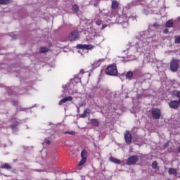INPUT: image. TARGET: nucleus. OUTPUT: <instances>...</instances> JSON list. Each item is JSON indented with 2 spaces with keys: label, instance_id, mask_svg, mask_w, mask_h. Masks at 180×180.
Here are the masks:
<instances>
[{
  "label": "nucleus",
  "instance_id": "obj_2",
  "mask_svg": "<svg viewBox=\"0 0 180 180\" xmlns=\"http://www.w3.org/2000/svg\"><path fill=\"white\" fill-rule=\"evenodd\" d=\"M179 68V60L178 59L173 58L170 62V70L172 72H176Z\"/></svg>",
  "mask_w": 180,
  "mask_h": 180
},
{
  "label": "nucleus",
  "instance_id": "obj_17",
  "mask_svg": "<svg viewBox=\"0 0 180 180\" xmlns=\"http://www.w3.org/2000/svg\"><path fill=\"white\" fill-rule=\"evenodd\" d=\"M1 168H2V169H12V167L8 163H5L4 165H1Z\"/></svg>",
  "mask_w": 180,
  "mask_h": 180
},
{
  "label": "nucleus",
  "instance_id": "obj_25",
  "mask_svg": "<svg viewBox=\"0 0 180 180\" xmlns=\"http://www.w3.org/2000/svg\"><path fill=\"white\" fill-rule=\"evenodd\" d=\"M96 25H97L98 26H101L102 25V20H97L96 21Z\"/></svg>",
  "mask_w": 180,
  "mask_h": 180
},
{
  "label": "nucleus",
  "instance_id": "obj_28",
  "mask_svg": "<svg viewBox=\"0 0 180 180\" xmlns=\"http://www.w3.org/2000/svg\"><path fill=\"white\" fill-rule=\"evenodd\" d=\"M176 96L180 99V91H176Z\"/></svg>",
  "mask_w": 180,
  "mask_h": 180
},
{
  "label": "nucleus",
  "instance_id": "obj_10",
  "mask_svg": "<svg viewBox=\"0 0 180 180\" xmlns=\"http://www.w3.org/2000/svg\"><path fill=\"white\" fill-rule=\"evenodd\" d=\"M72 101V96H66L59 101V105H61L63 103H67V102H71Z\"/></svg>",
  "mask_w": 180,
  "mask_h": 180
},
{
  "label": "nucleus",
  "instance_id": "obj_29",
  "mask_svg": "<svg viewBox=\"0 0 180 180\" xmlns=\"http://www.w3.org/2000/svg\"><path fill=\"white\" fill-rule=\"evenodd\" d=\"M51 143V141H50L49 140L46 141V143L48 146L50 145Z\"/></svg>",
  "mask_w": 180,
  "mask_h": 180
},
{
  "label": "nucleus",
  "instance_id": "obj_8",
  "mask_svg": "<svg viewBox=\"0 0 180 180\" xmlns=\"http://www.w3.org/2000/svg\"><path fill=\"white\" fill-rule=\"evenodd\" d=\"M94 47L93 45L77 44L76 49L78 50H92Z\"/></svg>",
  "mask_w": 180,
  "mask_h": 180
},
{
  "label": "nucleus",
  "instance_id": "obj_27",
  "mask_svg": "<svg viewBox=\"0 0 180 180\" xmlns=\"http://www.w3.org/2000/svg\"><path fill=\"white\" fill-rule=\"evenodd\" d=\"M163 33H165V34H168V33H169V30H168L167 28L163 30Z\"/></svg>",
  "mask_w": 180,
  "mask_h": 180
},
{
  "label": "nucleus",
  "instance_id": "obj_3",
  "mask_svg": "<svg viewBox=\"0 0 180 180\" xmlns=\"http://www.w3.org/2000/svg\"><path fill=\"white\" fill-rule=\"evenodd\" d=\"M139 157L137 155H132L127 158V165H136V162H139Z\"/></svg>",
  "mask_w": 180,
  "mask_h": 180
},
{
  "label": "nucleus",
  "instance_id": "obj_26",
  "mask_svg": "<svg viewBox=\"0 0 180 180\" xmlns=\"http://www.w3.org/2000/svg\"><path fill=\"white\" fill-rule=\"evenodd\" d=\"M16 126H18V122H14L12 125H11V129L13 130L15 129V127H16Z\"/></svg>",
  "mask_w": 180,
  "mask_h": 180
},
{
  "label": "nucleus",
  "instance_id": "obj_7",
  "mask_svg": "<svg viewBox=\"0 0 180 180\" xmlns=\"http://www.w3.org/2000/svg\"><path fill=\"white\" fill-rule=\"evenodd\" d=\"M180 105V98H179V101L173 100L169 103V107L171 109H179Z\"/></svg>",
  "mask_w": 180,
  "mask_h": 180
},
{
  "label": "nucleus",
  "instance_id": "obj_21",
  "mask_svg": "<svg viewBox=\"0 0 180 180\" xmlns=\"http://www.w3.org/2000/svg\"><path fill=\"white\" fill-rule=\"evenodd\" d=\"M40 53H47L49 51V48L47 47H41L39 49Z\"/></svg>",
  "mask_w": 180,
  "mask_h": 180
},
{
  "label": "nucleus",
  "instance_id": "obj_18",
  "mask_svg": "<svg viewBox=\"0 0 180 180\" xmlns=\"http://www.w3.org/2000/svg\"><path fill=\"white\" fill-rule=\"evenodd\" d=\"M168 173L169 175H175V176L177 175L176 169H175L174 168H169Z\"/></svg>",
  "mask_w": 180,
  "mask_h": 180
},
{
  "label": "nucleus",
  "instance_id": "obj_14",
  "mask_svg": "<svg viewBox=\"0 0 180 180\" xmlns=\"http://www.w3.org/2000/svg\"><path fill=\"white\" fill-rule=\"evenodd\" d=\"M90 114H91V110H89V108H86L84 111V112L82 114L81 117H86Z\"/></svg>",
  "mask_w": 180,
  "mask_h": 180
},
{
  "label": "nucleus",
  "instance_id": "obj_24",
  "mask_svg": "<svg viewBox=\"0 0 180 180\" xmlns=\"http://www.w3.org/2000/svg\"><path fill=\"white\" fill-rule=\"evenodd\" d=\"M11 103H12L13 106H18V101L13 100V101H11Z\"/></svg>",
  "mask_w": 180,
  "mask_h": 180
},
{
  "label": "nucleus",
  "instance_id": "obj_5",
  "mask_svg": "<svg viewBox=\"0 0 180 180\" xmlns=\"http://www.w3.org/2000/svg\"><path fill=\"white\" fill-rule=\"evenodd\" d=\"M79 39V32L78 31H72L69 35V40L70 41H75Z\"/></svg>",
  "mask_w": 180,
  "mask_h": 180
},
{
  "label": "nucleus",
  "instance_id": "obj_30",
  "mask_svg": "<svg viewBox=\"0 0 180 180\" xmlns=\"http://www.w3.org/2000/svg\"><path fill=\"white\" fill-rule=\"evenodd\" d=\"M108 27V25H102V30H103V29H105V27Z\"/></svg>",
  "mask_w": 180,
  "mask_h": 180
},
{
  "label": "nucleus",
  "instance_id": "obj_6",
  "mask_svg": "<svg viewBox=\"0 0 180 180\" xmlns=\"http://www.w3.org/2000/svg\"><path fill=\"white\" fill-rule=\"evenodd\" d=\"M124 137L126 144H127L128 146H130L131 144V141L133 140L131 133H130V131H126Z\"/></svg>",
  "mask_w": 180,
  "mask_h": 180
},
{
  "label": "nucleus",
  "instance_id": "obj_35",
  "mask_svg": "<svg viewBox=\"0 0 180 180\" xmlns=\"http://www.w3.org/2000/svg\"><path fill=\"white\" fill-rule=\"evenodd\" d=\"M179 20H180V17L178 18Z\"/></svg>",
  "mask_w": 180,
  "mask_h": 180
},
{
  "label": "nucleus",
  "instance_id": "obj_16",
  "mask_svg": "<svg viewBox=\"0 0 180 180\" xmlns=\"http://www.w3.org/2000/svg\"><path fill=\"white\" fill-rule=\"evenodd\" d=\"M109 160L111 162H113L114 164H118L119 165V164L121 163L120 160L116 159L113 157H110Z\"/></svg>",
  "mask_w": 180,
  "mask_h": 180
},
{
  "label": "nucleus",
  "instance_id": "obj_23",
  "mask_svg": "<svg viewBox=\"0 0 180 180\" xmlns=\"http://www.w3.org/2000/svg\"><path fill=\"white\" fill-rule=\"evenodd\" d=\"M65 134H70V136H75V131H66L65 132Z\"/></svg>",
  "mask_w": 180,
  "mask_h": 180
},
{
  "label": "nucleus",
  "instance_id": "obj_20",
  "mask_svg": "<svg viewBox=\"0 0 180 180\" xmlns=\"http://www.w3.org/2000/svg\"><path fill=\"white\" fill-rule=\"evenodd\" d=\"M11 4V0H0V5H8Z\"/></svg>",
  "mask_w": 180,
  "mask_h": 180
},
{
  "label": "nucleus",
  "instance_id": "obj_13",
  "mask_svg": "<svg viewBox=\"0 0 180 180\" xmlns=\"http://www.w3.org/2000/svg\"><path fill=\"white\" fill-rule=\"evenodd\" d=\"M133 75H134L133 72L129 71L127 72L125 77H126L127 79H129L130 81V80L133 79Z\"/></svg>",
  "mask_w": 180,
  "mask_h": 180
},
{
  "label": "nucleus",
  "instance_id": "obj_9",
  "mask_svg": "<svg viewBox=\"0 0 180 180\" xmlns=\"http://www.w3.org/2000/svg\"><path fill=\"white\" fill-rule=\"evenodd\" d=\"M87 153L85 150H83L81 153V158L82 160H80L79 165H84L85 162H86V157H87Z\"/></svg>",
  "mask_w": 180,
  "mask_h": 180
},
{
  "label": "nucleus",
  "instance_id": "obj_1",
  "mask_svg": "<svg viewBox=\"0 0 180 180\" xmlns=\"http://www.w3.org/2000/svg\"><path fill=\"white\" fill-rule=\"evenodd\" d=\"M105 72L107 75H110L111 77H116L118 72L117 67L116 66V65H110L105 68Z\"/></svg>",
  "mask_w": 180,
  "mask_h": 180
},
{
  "label": "nucleus",
  "instance_id": "obj_15",
  "mask_svg": "<svg viewBox=\"0 0 180 180\" xmlns=\"http://www.w3.org/2000/svg\"><path fill=\"white\" fill-rule=\"evenodd\" d=\"M91 123L94 127H98V126H99V122H98V120L96 119H91Z\"/></svg>",
  "mask_w": 180,
  "mask_h": 180
},
{
  "label": "nucleus",
  "instance_id": "obj_32",
  "mask_svg": "<svg viewBox=\"0 0 180 180\" xmlns=\"http://www.w3.org/2000/svg\"><path fill=\"white\" fill-rule=\"evenodd\" d=\"M177 151H178V153H180V146H179Z\"/></svg>",
  "mask_w": 180,
  "mask_h": 180
},
{
  "label": "nucleus",
  "instance_id": "obj_12",
  "mask_svg": "<svg viewBox=\"0 0 180 180\" xmlns=\"http://www.w3.org/2000/svg\"><path fill=\"white\" fill-rule=\"evenodd\" d=\"M165 27H174V20H169L165 23Z\"/></svg>",
  "mask_w": 180,
  "mask_h": 180
},
{
  "label": "nucleus",
  "instance_id": "obj_4",
  "mask_svg": "<svg viewBox=\"0 0 180 180\" xmlns=\"http://www.w3.org/2000/svg\"><path fill=\"white\" fill-rule=\"evenodd\" d=\"M151 115L153 119L158 120L161 117V110L158 108H153L151 110Z\"/></svg>",
  "mask_w": 180,
  "mask_h": 180
},
{
  "label": "nucleus",
  "instance_id": "obj_11",
  "mask_svg": "<svg viewBox=\"0 0 180 180\" xmlns=\"http://www.w3.org/2000/svg\"><path fill=\"white\" fill-rule=\"evenodd\" d=\"M119 8V1L117 0H113L112 1L111 4V9L113 11H116Z\"/></svg>",
  "mask_w": 180,
  "mask_h": 180
},
{
  "label": "nucleus",
  "instance_id": "obj_34",
  "mask_svg": "<svg viewBox=\"0 0 180 180\" xmlns=\"http://www.w3.org/2000/svg\"><path fill=\"white\" fill-rule=\"evenodd\" d=\"M77 112H79V108H77Z\"/></svg>",
  "mask_w": 180,
  "mask_h": 180
},
{
  "label": "nucleus",
  "instance_id": "obj_19",
  "mask_svg": "<svg viewBox=\"0 0 180 180\" xmlns=\"http://www.w3.org/2000/svg\"><path fill=\"white\" fill-rule=\"evenodd\" d=\"M79 11V7H78V5L75 4L72 6V12H74V13H78V12Z\"/></svg>",
  "mask_w": 180,
  "mask_h": 180
},
{
  "label": "nucleus",
  "instance_id": "obj_31",
  "mask_svg": "<svg viewBox=\"0 0 180 180\" xmlns=\"http://www.w3.org/2000/svg\"><path fill=\"white\" fill-rule=\"evenodd\" d=\"M84 70L82 69V70H80V74H84Z\"/></svg>",
  "mask_w": 180,
  "mask_h": 180
},
{
  "label": "nucleus",
  "instance_id": "obj_22",
  "mask_svg": "<svg viewBox=\"0 0 180 180\" xmlns=\"http://www.w3.org/2000/svg\"><path fill=\"white\" fill-rule=\"evenodd\" d=\"M157 167H158V162H157V161H154L153 163H152V168L153 169H157Z\"/></svg>",
  "mask_w": 180,
  "mask_h": 180
},
{
  "label": "nucleus",
  "instance_id": "obj_33",
  "mask_svg": "<svg viewBox=\"0 0 180 180\" xmlns=\"http://www.w3.org/2000/svg\"><path fill=\"white\" fill-rule=\"evenodd\" d=\"M157 26H159V25H157V23H155V24H154V27H157Z\"/></svg>",
  "mask_w": 180,
  "mask_h": 180
}]
</instances>
